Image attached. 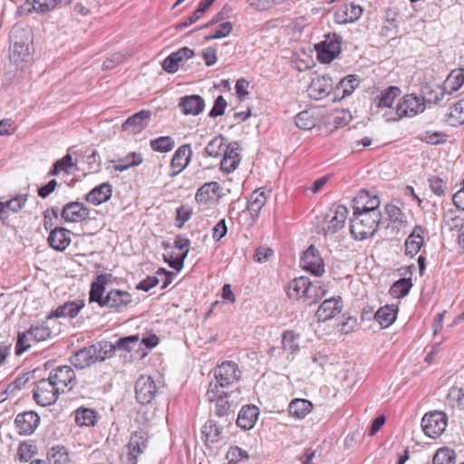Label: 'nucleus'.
<instances>
[{
    "label": "nucleus",
    "instance_id": "nucleus-61",
    "mask_svg": "<svg viewBox=\"0 0 464 464\" xmlns=\"http://www.w3.org/2000/svg\"><path fill=\"white\" fill-rule=\"evenodd\" d=\"M27 334L29 330L18 331L17 342L15 345V354L20 355L29 348V344H25Z\"/></svg>",
    "mask_w": 464,
    "mask_h": 464
},
{
    "label": "nucleus",
    "instance_id": "nucleus-54",
    "mask_svg": "<svg viewBox=\"0 0 464 464\" xmlns=\"http://www.w3.org/2000/svg\"><path fill=\"white\" fill-rule=\"evenodd\" d=\"M51 334V331L48 326L44 324L41 325H31V341L35 343H41L45 341Z\"/></svg>",
    "mask_w": 464,
    "mask_h": 464
},
{
    "label": "nucleus",
    "instance_id": "nucleus-35",
    "mask_svg": "<svg viewBox=\"0 0 464 464\" xmlns=\"http://www.w3.org/2000/svg\"><path fill=\"white\" fill-rule=\"evenodd\" d=\"M71 363L77 369H85L94 363L90 346L75 352L70 358Z\"/></svg>",
    "mask_w": 464,
    "mask_h": 464
},
{
    "label": "nucleus",
    "instance_id": "nucleus-27",
    "mask_svg": "<svg viewBox=\"0 0 464 464\" xmlns=\"http://www.w3.org/2000/svg\"><path fill=\"white\" fill-rule=\"evenodd\" d=\"M70 231L64 227H55L49 235V245L55 250L63 251L71 243Z\"/></svg>",
    "mask_w": 464,
    "mask_h": 464
},
{
    "label": "nucleus",
    "instance_id": "nucleus-38",
    "mask_svg": "<svg viewBox=\"0 0 464 464\" xmlns=\"http://www.w3.org/2000/svg\"><path fill=\"white\" fill-rule=\"evenodd\" d=\"M312 409V402L305 399H295L288 406L289 414L297 419L304 418Z\"/></svg>",
    "mask_w": 464,
    "mask_h": 464
},
{
    "label": "nucleus",
    "instance_id": "nucleus-17",
    "mask_svg": "<svg viewBox=\"0 0 464 464\" xmlns=\"http://www.w3.org/2000/svg\"><path fill=\"white\" fill-rule=\"evenodd\" d=\"M150 117V111L142 110L129 117L122 124V128L130 133H139L148 126Z\"/></svg>",
    "mask_w": 464,
    "mask_h": 464
},
{
    "label": "nucleus",
    "instance_id": "nucleus-6",
    "mask_svg": "<svg viewBox=\"0 0 464 464\" xmlns=\"http://www.w3.org/2000/svg\"><path fill=\"white\" fill-rule=\"evenodd\" d=\"M341 41L336 34H327L324 41L315 45L318 60L329 63L335 59L341 53Z\"/></svg>",
    "mask_w": 464,
    "mask_h": 464
},
{
    "label": "nucleus",
    "instance_id": "nucleus-50",
    "mask_svg": "<svg viewBox=\"0 0 464 464\" xmlns=\"http://www.w3.org/2000/svg\"><path fill=\"white\" fill-rule=\"evenodd\" d=\"M312 287L314 288V291H309L305 297V300L309 302V304L316 303L319 299L324 297L327 292L325 286L322 285L319 281H315L314 283L310 281L308 288L310 289Z\"/></svg>",
    "mask_w": 464,
    "mask_h": 464
},
{
    "label": "nucleus",
    "instance_id": "nucleus-42",
    "mask_svg": "<svg viewBox=\"0 0 464 464\" xmlns=\"http://www.w3.org/2000/svg\"><path fill=\"white\" fill-rule=\"evenodd\" d=\"M222 428L218 427L217 423L208 420L202 427V438L207 444L216 443L220 440Z\"/></svg>",
    "mask_w": 464,
    "mask_h": 464
},
{
    "label": "nucleus",
    "instance_id": "nucleus-51",
    "mask_svg": "<svg viewBox=\"0 0 464 464\" xmlns=\"http://www.w3.org/2000/svg\"><path fill=\"white\" fill-rule=\"evenodd\" d=\"M433 464H454L455 452L449 448H441L437 450L433 457Z\"/></svg>",
    "mask_w": 464,
    "mask_h": 464
},
{
    "label": "nucleus",
    "instance_id": "nucleus-13",
    "mask_svg": "<svg viewBox=\"0 0 464 464\" xmlns=\"http://www.w3.org/2000/svg\"><path fill=\"white\" fill-rule=\"evenodd\" d=\"M334 82L327 75H320L314 78L308 87V94L314 100H322L331 94Z\"/></svg>",
    "mask_w": 464,
    "mask_h": 464
},
{
    "label": "nucleus",
    "instance_id": "nucleus-24",
    "mask_svg": "<svg viewBox=\"0 0 464 464\" xmlns=\"http://www.w3.org/2000/svg\"><path fill=\"white\" fill-rule=\"evenodd\" d=\"M310 279L305 276H300L292 280L287 286V295L291 299L304 298L305 300L307 293L314 291V288H308Z\"/></svg>",
    "mask_w": 464,
    "mask_h": 464
},
{
    "label": "nucleus",
    "instance_id": "nucleus-63",
    "mask_svg": "<svg viewBox=\"0 0 464 464\" xmlns=\"http://www.w3.org/2000/svg\"><path fill=\"white\" fill-rule=\"evenodd\" d=\"M160 283V278L156 274L155 276H150L147 278L140 281L138 285L137 289L143 290L145 292L149 291L152 287L156 286Z\"/></svg>",
    "mask_w": 464,
    "mask_h": 464
},
{
    "label": "nucleus",
    "instance_id": "nucleus-37",
    "mask_svg": "<svg viewBox=\"0 0 464 464\" xmlns=\"http://www.w3.org/2000/svg\"><path fill=\"white\" fill-rule=\"evenodd\" d=\"M385 210L390 223L394 226V228L401 229L408 226L406 216L400 208L393 204H387Z\"/></svg>",
    "mask_w": 464,
    "mask_h": 464
},
{
    "label": "nucleus",
    "instance_id": "nucleus-55",
    "mask_svg": "<svg viewBox=\"0 0 464 464\" xmlns=\"http://www.w3.org/2000/svg\"><path fill=\"white\" fill-rule=\"evenodd\" d=\"M139 335H130L127 337L120 338L113 347L115 350L131 351L134 346L139 343Z\"/></svg>",
    "mask_w": 464,
    "mask_h": 464
},
{
    "label": "nucleus",
    "instance_id": "nucleus-10",
    "mask_svg": "<svg viewBox=\"0 0 464 464\" xmlns=\"http://www.w3.org/2000/svg\"><path fill=\"white\" fill-rule=\"evenodd\" d=\"M231 394L217 388V384H209L206 396L208 401L215 402V413L218 417H224L230 413L231 404L227 398Z\"/></svg>",
    "mask_w": 464,
    "mask_h": 464
},
{
    "label": "nucleus",
    "instance_id": "nucleus-57",
    "mask_svg": "<svg viewBox=\"0 0 464 464\" xmlns=\"http://www.w3.org/2000/svg\"><path fill=\"white\" fill-rule=\"evenodd\" d=\"M430 188L431 191L437 196H443L445 194L447 184L439 177H431L429 179Z\"/></svg>",
    "mask_w": 464,
    "mask_h": 464
},
{
    "label": "nucleus",
    "instance_id": "nucleus-23",
    "mask_svg": "<svg viewBox=\"0 0 464 464\" xmlns=\"http://www.w3.org/2000/svg\"><path fill=\"white\" fill-rule=\"evenodd\" d=\"M100 419L98 411L92 408L79 407L74 411V421L79 427H94Z\"/></svg>",
    "mask_w": 464,
    "mask_h": 464
},
{
    "label": "nucleus",
    "instance_id": "nucleus-1",
    "mask_svg": "<svg viewBox=\"0 0 464 464\" xmlns=\"http://www.w3.org/2000/svg\"><path fill=\"white\" fill-rule=\"evenodd\" d=\"M366 208L365 212L353 210V217L350 221V233L356 240L372 237L376 233L382 219L376 200H373L371 207Z\"/></svg>",
    "mask_w": 464,
    "mask_h": 464
},
{
    "label": "nucleus",
    "instance_id": "nucleus-46",
    "mask_svg": "<svg viewBox=\"0 0 464 464\" xmlns=\"http://www.w3.org/2000/svg\"><path fill=\"white\" fill-rule=\"evenodd\" d=\"M48 457L53 464H68L70 462L69 453L63 446L53 447Z\"/></svg>",
    "mask_w": 464,
    "mask_h": 464
},
{
    "label": "nucleus",
    "instance_id": "nucleus-56",
    "mask_svg": "<svg viewBox=\"0 0 464 464\" xmlns=\"http://www.w3.org/2000/svg\"><path fill=\"white\" fill-rule=\"evenodd\" d=\"M226 457L229 463H237L240 460L247 459L248 454L238 447H230Z\"/></svg>",
    "mask_w": 464,
    "mask_h": 464
},
{
    "label": "nucleus",
    "instance_id": "nucleus-36",
    "mask_svg": "<svg viewBox=\"0 0 464 464\" xmlns=\"http://www.w3.org/2000/svg\"><path fill=\"white\" fill-rule=\"evenodd\" d=\"M401 94L400 88L390 86L374 98V104L377 108H391L395 98Z\"/></svg>",
    "mask_w": 464,
    "mask_h": 464
},
{
    "label": "nucleus",
    "instance_id": "nucleus-3",
    "mask_svg": "<svg viewBox=\"0 0 464 464\" xmlns=\"http://www.w3.org/2000/svg\"><path fill=\"white\" fill-rule=\"evenodd\" d=\"M448 425V416L444 411H433L426 413L421 420L424 433L432 439L440 437Z\"/></svg>",
    "mask_w": 464,
    "mask_h": 464
},
{
    "label": "nucleus",
    "instance_id": "nucleus-34",
    "mask_svg": "<svg viewBox=\"0 0 464 464\" xmlns=\"http://www.w3.org/2000/svg\"><path fill=\"white\" fill-rule=\"evenodd\" d=\"M220 189L219 183L216 181L205 183L196 193V201L199 204H207L210 200H214Z\"/></svg>",
    "mask_w": 464,
    "mask_h": 464
},
{
    "label": "nucleus",
    "instance_id": "nucleus-31",
    "mask_svg": "<svg viewBox=\"0 0 464 464\" xmlns=\"http://www.w3.org/2000/svg\"><path fill=\"white\" fill-rule=\"evenodd\" d=\"M111 275H100L97 276L96 281L92 283L90 291V302H96L100 306L103 307V293L105 285L109 282Z\"/></svg>",
    "mask_w": 464,
    "mask_h": 464
},
{
    "label": "nucleus",
    "instance_id": "nucleus-4",
    "mask_svg": "<svg viewBox=\"0 0 464 464\" xmlns=\"http://www.w3.org/2000/svg\"><path fill=\"white\" fill-rule=\"evenodd\" d=\"M425 102L420 97L414 94H407L397 104L395 115L388 118V121H397L402 117H413L418 113L424 111Z\"/></svg>",
    "mask_w": 464,
    "mask_h": 464
},
{
    "label": "nucleus",
    "instance_id": "nucleus-49",
    "mask_svg": "<svg viewBox=\"0 0 464 464\" xmlns=\"http://www.w3.org/2000/svg\"><path fill=\"white\" fill-rule=\"evenodd\" d=\"M412 286L411 278H401L396 281L391 287L390 293L396 297L405 296Z\"/></svg>",
    "mask_w": 464,
    "mask_h": 464
},
{
    "label": "nucleus",
    "instance_id": "nucleus-19",
    "mask_svg": "<svg viewBox=\"0 0 464 464\" xmlns=\"http://www.w3.org/2000/svg\"><path fill=\"white\" fill-rule=\"evenodd\" d=\"M341 298L332 297L324 300L316 311V316L319 321H327L334 318L342 311Z\"/></svg>",
    "mask_w": 464,
    "mask_h": 464
},
{
    "label": "nucleus",
    "instance_id": "nucleus-64",
    "mask_svg": "<svg viewBox=\"0 0 464 464\" xmlns=\"http://www.w3.org/2000/svg\"><path fill=\"white\" fill-rule=\"evenodd\" d=\"M240 160L230 159L229 157H223L220 162V169L226 173L233 172L238 166Z\"/></svg>",
    "mask_w": 464,
    "mask_h": 464
},
{
    "label": "nucleus",
    "instance_id": "nucleus-33",
    "mask_svg": "<svg viewBox=\"0 0 464 464\" xmlns=\"http://www.w3.org/2000/svg\"><path fill=\"white\" fill-rule=\"evenodd\" d=\"M397 304H387L378 309L375 313L374 318L382 328H387L394 323L397 317Z\"/></svg>",
    "mask_w": 464,
    "mask_h": 464
},
{
    "label": "nucleus",
    "instance_id": "nucleus-20",
    "mask_svg": "<svg viewBox=\"0 0 464 464\" xmlns=\"http://www.w3.org/2000/svg\"><path fill=\"white\" fill-rule=\"evenodd\" d=\"M359 85V79L354 75L343 78L333 92V101L337 102L350 96Z\"/></svg>",
    "mask_w": 464,
    "mask_h": 464
},
{
    "label": "nucleus",
    "instance_id": "nucleus-21",
    "mask_svg": "<svg viewBox=\"0 0 464 464\" xmlns=\"http://www.w3.org/2000/svg\"><path fill=\"white\" fill-rule=\"evenodd\" d=\"M192 150L189 144L180 146L174 153L170 166L175 169L173 176L180 173L190 162Z\"/></svg>",
    "mask_w": 464,
    "mask_h": 464
},
{
    "label": "nucleus",
    "instance_id": "nucleus-48",
    "mask_svg": "<svg viewBox=\"0 0 464 464\" xmlns=\"http://www.w3.org/2000/svg\"><path fill=\"white\" fill-rule=\"evenodd\" d=\"M225 147V139L222 136H218L207 144L205 151L208 156L217 158L223 154Z\"/></svg>",
    "mask_w": 464,
    "mask_h": 464
},
{
    "label": "nucleus",
    "instance_id": "nucleus-16",
    "mask_svg": "<svg viewBox=\"0 0 464 464\" xmlns=\"http://www.w3.org/2000/svg\"><path fill=\"white\" fill-rule=\"evenodd\" d=\"M145 448L146 440L141 433L136 432L127 445V453L122 456L124 464H136L138 455L141 454Z\"/></svg>",
    "mask_w": 464,
    "mask_h": 464
},
{
    "label": "nucleus",
    "instance_id": "nucleus-43",
    "mask_svg": "<svg viewBox=\"0 0 464 464\" xmlns=\"http://www.w3.org/2000/svg\"><path fill=\"white\" fill-rule=\"evenodd\" d=\"M216 0H202L198 8L194 11V13L188 16L183 23L178 24V29H183L187 26H189L196 23L203 14L213 5Z\"/></svg>",
    "mask_w": 464,
    "mask_h": 464
},
{
    "label": "nucleus",
    "instance_id": "nucleus-29",
    "mask_svg": "<svg viewBox=\"0 0 464 464\" xmlns=\"http://www.w3.org/2000/svg\"><path fill=\"white\" fill-rule=\"evenodd\" d=\"M268 193L264 188L256 189L248 198L247 210L253 218L260 213L267 200Z\"/></svg>",
    "mask_w": 464,
    "mask_h": 464
},
{
    "label": "nucleus",
    "instance_id": "nucleus-9",
    "mask_svg": "<svg viewBox=\"0 0 464 464\" xmlns=\"http://www.w3.org/2000/svg\"><path fill=\"white\" fill-rule=\"evenodd\" d=\"M49 377L61 392H64L65 389L71 391L77 382L75 372L69 365L56 367Z\"/></svg>",
    "mask_w": 464,
    "mask_h": 464
},
{
    "label": "nucleus",
    "instance_id": "nucleus-52",
    "mask_svg": "<svg viewBox=\"0 0 464 464\" xmlns=\"http://www.w3.org/2000/svg\"><path fill=\"white\" fill-rule=\"evenodd\" d=\"M233 29V24L230 22H224L219 24L215 32L211 34H208L204 37L206 41H210L214 39H221L227 36Z\"/></svg>",
    "mask_w": 464,
    "mask_h": 464
},
{
    "label": "nucleus",
    "instance_id": "nucleus-39",
    "mask_svg": "<svg viewBox=\"0 0 464 464\" xmlns=\"http://www.w3.org/2000/svg\"><path fill=\"white\" fill-rule=\"evenodd\" d=\"M84 304L79 300L76 302H66L62 305H59L53 312L55 317H69L74 318L77 316Z\"/></svg>",
    "mask_w": 464,
    "mask_h": 464
},
{
    "label": "nucleus",
    "instance_id": "nucleus-25",
    "mask_svg": "<svg viewBox=\"0 0 464 464\" xmlns=\"http://www.w3.org/2000/svg\"><path fill=\"white\" fill-rule=\"evenodd\" d=\"M259 415V409L255 405L242 407L237 419V425L245 430L254 427Z\"/></svg>",
    "mask_w": 464,
    "mask_h": 464
},
{
    "label": "nucleus",
    "instance_id": "nucleus-59",
    "mask_svg": "<svg viewBox=\"0 0 464 464\" xmlns=\"http://www.w3.org/2000/svg\"><path fill=\"white\" fill-rule=\"evenodd\" d=\"M227 103L222 95H219L215 100L213 108L208 113L210 118H216L224 114Z\"/></svg>",
    "mask_w": 464,
    "mask_h": 464
},
{
    "label": "nucleus",
    "instance_id": "nucleus-5",
    "mask_svg": "<svg viewBox=\"0 0 464 464\" xmlns=\"http://www.w3.org/2000/svg\"><path fill=\"white\" fill-rule=\"evenodd\" d=\"M214 374L215 381L209 384H217V388L221 389L239 380L241 372L236 362L227 361L217 366Z\"/></svg>",
    "mask_w": 464,
    "mask_h": 464
},
{
    "label": "nucleus",
    "instance_id": "nucleus-2",
    "mask_svg": "<svg viewBox=\"0 0 464 464\" xmlns=\"http://www.w3.org/2000/svg\"><path fill=\"white\" fill-rule=\"evenodd\" d=\"M22 31L23 27L19 24H14L11 29L10 39L13 45L10 47V59L21 69H25L29 57V46L22 37H19Z\"/></svg>",
    "mask_w": 464,
    "mask_h": 464
},
{
    "label": "nucleus",
    "instance_id": "nucleus-60",
    "mask_svg": "<svg viewBox=\"0 0 464 464\" xmlns=\"http://www.w3.org/2000/svg\"><path fill=\"white\" fill-rule=\"evenodd\" d=\"M28 414V411H24L17 414L15 417L14 425L20 435H25L29 430V422L26 420V416Z\"/></svg>",
    "mask_w": 464,
    "mask_h": 464
},
{
    "label": "nucleus",
    "instance_id": "nucleus-26",
    "mask_svg": "<svg viewBox=\"0 0 464 464\" xmlns=\"http://www.w3.org/2000/svg\"><path fill=\"white\" fill-rule=\"evenodd\" d=\"M348 209L343 205L335 208L334 215L331 217L327 225L323 227L324 234H334L343 227L347 218Z\"/></svg>",
    "mask_w": 464,
    "mask_h": 464
},
{
    "label": "nucleus",
    "instance_id": "nucleus-18",
    "mask_svg": "<svg viewBox=\"0 0 464 464\" xmlns=\"http://www.w3.org/2000/svg\"><path fill=\"white\" fill-rule=\"evenodd\" d=\"M179 107L185 115H198L205 108V102L199 95H187L180 98Z\"/></svg>",
    "mask_w": 464,
    "mask_h": 464
},
{
    "label": "nucleus",
    "instance_id": "nucleus-12",
    "mask_svg": "<svg viewBox=\"0 0 464 464\" xmlns=\"http://www.w3.org/2000/svg\"><path fill=\"white\" fill-rule=\"evenodd\" d=\"M132 303L131 295L123 290L112 289L107 293L103 300V307L121 312Z\"/></svg>",
    "mask_w": 464,
    "mask_h": 464
},
{
    "label": "nucleus",
    "instance_id": "nucleus-47",
    "mask_svg": "<svg viewBox=\"0 0 464 464\" xmlns=\"http://www.w3.org/2000/svg\"><path fill=\"white\" fill-rule=\"evenodd\" d=\"M150 148L155 151L169 152L173 150L175 146V141L169 136H162L158 139L150 140Z\"/></svg>",
    "mask_w": 464,
    "mask_h": 464
},
{
    "label": "nucleus",
    "instance_id": "nucleus-7",
    "mask_svg": "<svg viewBox=\"0 0 464 464\" xmlns=\"http://www.w3.org/2000/svg\"><path fill=\"white\" fill-rule=\"evenodd\" d=\"M61 392L50 377L41 379L34 390V399L41 406H48L54 403Z\"/></svg>",
    "mask_w": 464,
    "mask_h": 464
},
{
    "label": "nucleus",
    "instance_id": "nucleus-15",
    "mask_svg": "<svg viewBox=\"0 0 464 464\" xmlns=\"http://www.w3.org/2000/svg\"><path fill=\"white\" fill-rule=\"evenodd\" d=\"M363 9L361 5L349 3L340 5L334 12V21L340 24L353 23L362 14Z\"/></svg>",
    "mask_w": 464,
    "mask_h": 464
},
{
    "label": "nucleus",
    "instance_id": "nucleus-14",
    "mask_svg": "<svg viewBox=\"0 0 464 464\" xmlns=\"http://www.w3.org/2000/svg\"><path fill=\"white\" fill-rule=\"evenodd\" d=\"M90 208L79 201H72L63 208L62 218L65 222H80L89 218Z\"/></svg>",
    "mask_w": 464,
    "mask_h": 464
},
{
    "label": "nucleus",
    "instance_id": "nucleus-8",
    "mask_svg": "<svg viewBox=\"0 0 464 464\" xmlns=\"http://www.w3.org/2000/svg\"><path fill=\"white\" fill-rule=\"evenodd\" d=\"M159 388L149 375H140L135 382L136 400L140 404H149L156 397Z\"/></svg>",
    "mask_w": 464,
    "mask_h": 464
},
{
    "label": "nucleus",
    "instance_id": "nucleus-22",
    "mask_svg": "<svg viewBox=\"0 0 464 464\" xmlns=\"http://www.w3.org/2000/svg\"><path fill=\"white\" fill-rule=\"evenodd\" d=\"M26 202V194H19L6 201H0V220L2 222H5L10 212H18L25 206Z\"/></svg>",
    "mask_w": 464,
    "mask_h": 464
},
{
    "label": "nucleus",
    "instance_id": "nucleus-32",
    "mask_svg": "<svg viewBox=\"0 0 464 464\" xmlns=\"http://www.w3.org/2000/svg\"><path fill=\"white\" fill-rule=\"evenodd\" d=\"M464 83V71L460 70L458 72H452L446 79L444 82L443 91L440 92L441 97L444 95V92L451 94L457 92ZM442 98L435 97L434 102H439Z\"/></svg>",
    "mask_w": 464,
    "mask_h": 464
},
{
    "label": "nucleus",
    "instance_id": "nucleus-44",
    "mask_svg": "<svg viewBox=\"0 0 464 464\" xmlns=\"http://www.w3.org/2000/svg\"><path fill=\"white\" fill-rule=\"evenodd\" d=\"M373 200L377 201L379 207L380 199L377 196L371 197L368 191L362 190L360 194L353 199V210L365 212L367 210L366 207H371V204L373 202Z\"/></svg>",
    "mask_w": 464,
    "mask_h": 464
},
{
    "label": "nucleus",
    "instance_id": "nucleus-30",
    "mask_svg": "<svg viewBox=\"0 0 464 464\" xmlns=\"http://www.w3.org/2000/svg\"><path fill=\"white\" fill-rule=\"evenodd\" d=\"M111 186L109 183H102L92 188L86 195V200L93 205H100L108 201L111 198Z\"/></svg>",
    "mask_w": 464,
    "mask_h": 464
},
{
    "label": "nucleus",
    "instance_id": "nucleus-53",
    "mask_svg": "<svg viewBox=\"0 0 464 464\" xmlns=\"http://www.w3.org/2000/svg\"><path fill=\"white\" fill-rule=\"evenodd\" d=\"M61 0H33L31 3V12L44 14L53 10Z\"/></svg>",
    "mask_w": 464,
    "mask_h": 464
},
{
    "label": "nucleus",
    "instance_id": "nucleus-58",
    "mask_svg": "<svg viewBox=\"0 0 464 464\" xmlns=\"http://www.w3.org/2000/svg\"><path fill=\"white\" fill-rule=\"evenodd\" d=\"M450 117L455 119V122L452 124L464 122V98L452 106Z\"/></svg>",
    "mask_w": 464,
    "mask_h": 464
},
{
    "label": "nucleus",
    "instance_id": "nucleus-62",
    "mask_svg": "<svg viewBox=\"0 0 464 464\" xmlns=\"http://www.w3.org/2000/svg\"><path fill=\"white\" fill-rule=\"evenodd\" d=\"M179 63V58L172 53L163 61L162 67L166 72L172 73L178 71Z\"/></svg>",
    "mask_w": 464,
    "mask_h": 464
},
{
    "label": "nucleus",
    "instance_id": "nucleus-41",
    "mask_svg": "<svg viewBox=\"0 0 464 464\" xmlns=\"http://www.w3.org/2000/svg\"><path fill=\"white\" fill-rule=\"evenodd\" d=\"M282 349L288 354H295L300 349L299 334L294 331H285L282 334Z\"/></svg>",
    "mask_w": 464,
    "mask_h": 464
},
{
    "label": "nucleus",
    "instance_id": "nucleus-11",
    "mask_svg": "<svg viewBox=\"0 0 464 464\" xmlns=\"http://www.w3.org/2000/svg\"><path fill=\"white\" fill-rule=\"evenodd\" d=\"M300 266L303 269L317 276H322L324 272V260L319 251L314 246H310L306 251L304 252L300 259Z\"/></svg>",
    "mask_w": 464,
    "mask_h": 464
},
{
    "label": "nucleus",
    "instance_id": "nucleus-28",
    "mask_svg": "<svg viewBox=\"0 0 464 464\" xmlns=\"http://www.w3.org/2000/svg\"><path fill=\"white\" fill-rule=\"evenodd\" d=\"M424 230L420 226H415L412 232L405 241V254L413 256L418 254L423 245Z\"/></svg>",
    "mask_w": 464,
    "mask_h": 464
},
{
    "label": "nucleus",
    "instance_id": "nucleus-45",
    "mask_svg": "<svg viewBox=\"0 0 464 464\" xmlns=\"http://www.w3.org/2000/svg\"><path fill=\"white\" fill-rule=\"evenodd\" d=\"M316 124V119L314 116L313 111L305 110L299 112L295 116V125L299 129L311 130Z\"/></svg>",
    "mask_w": 464,
    "mask_h": 464
},
{
    "label": "nucleus",
    "instance_id": "nucleus-40",
    "mask_svg": "<svg viewBox=\"0 0 464 464\" xmlns=\"http://www.w3.org/2000/svg\"><path fill=\"white\" fill-rule=\"evenodd\" d=\"M90 349L92 350L94 363L97 362H102L107 358L112 357L115 352L113 344H111L109 343H98L90 345Z\"/></svg>",
    "mask_w": 464,
    "mask_h": 464
}]
</instances>
